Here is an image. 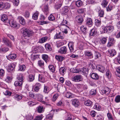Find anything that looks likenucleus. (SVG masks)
<instances>
[{"label": "nucleus", "mask_w": 120, "mask_h": 120, "mask_svg": "<svg viewBox=\"0 0 120 120\" xmlns=\"http://www.w3.org/2000/svg\"><path fill=\"white\" fill-rule=\"evenodd\" d=\"M101 25V21L98 19L95 20V25L97 27H99Z\"/></svg>", "instance_id": "3c124183"}, {"label": "nucleus", "mask_w": 120, "mask_h": 120, "mask_svg": "<svg viewBox=\"0 0 120 120\" xmlns=\"http://www.w3.org/2000/svg\"><path fill=\"white\" fill-rule=\"evenodd\" d=\"M67 48L66 46H63L60 48L58 51V52L62 54H67Z\"/></svg>", "instance_id": "39448f33"}, {"label": "nucleus", "mask_w": 120, "mask_h": 120, "mask_svg": "<svg viewBox=\"0 0 120 120\" xmlns=\"http://www.w3.org/2000/svg\"><path fill=\"white\" fill-rule=\"evenodd\" d=\"M27 103L29 106H31L35 105L36 103L32 101H30L27 102Z\"/></svg>", "instance_id": "69168bd1"}, {"label": "nucleus", "mask_w": 120, "mask_h": 120, "mask_svg": "<svg viewBox=\"0 0 120 120\" xmlns=\"http://www.w3.org/2000/svg\"><path fill=\"white\" fill-rule=\"evenodd\" d=\"M72 105L75 107H78L79 105L80 102L79 100L77 99L72 100Z\"/></svg>", "instance_id": "423d86ee"}, {"label": "nucleus", "mask_w": 120, "mask_h": 120, "mask_svg": "<svg viewBox=\"0 0 120 120\" xmlns=\"http://www.w3.org/2000/svg\"><path fill=\"white\" fill-rule=\"evenodd\" d=\"M64 37V34L63 32H59L58 33H56L55 35L54 38L55 39H63Z\"/></svg>", "instance_id": "7ed1b4c3"}, {"label": "nucleus", "mask_w": 120, "mask_h": 120, "mask_svg": "<svg viewBox=\"0 0 120 120\" xmlns=\"http://www.w3.org/2000/svg\"><path fill=\"white\" fill-rule=\"evenodd\" d=\"M36 96L39 101H41L43 99V96L41 94H36Z\"/></svg>", "instance_id": "37998d69"}, {"label": "nucleus", "mask_w": 120, "mask_h": 120, "mask_svg": "<svg viewBox=\"0 0 120 120\" xmlns=\"http://www.w3.org/2000/svg\"><path fill=\"white\" fill-rule=\"evenodd\" d=\"M115 101L116 103L120 102V95H118L115 97Z\"/></svg>", "instance_id": "49530a36"}, {"label": "nucleus", "mask_w": 120, "mask_h": 120, "mask_svg": "<svg viewBox=\"0 0 120 120\" xmlns=\"http://www.w3.org/2000/svg\"><path fill=\"white\" fill-rule=\"evenodd\" d=\"M56 59L59 61L61 62L64 59V58L63 56L56 55L55 56Z\"/></svg>", "instance_id": "412c9836"}, {"label": "nucleus", "mask_w": 120, "mask_h": 120, "mask_svg": "<svg viewBox=\"0 0 120 120\" xmlns=\"http://www.w3.org/2000/svg\"><path fill=\"white\" fill-rule=\"evenodd\" d=\"M99 16L100 17H103L104 13L103 11L100 10V11L99 12Z\"/></svg>", "instance_id": "0e129e2a"}, {"label": "nucleus", "mask_w": 120, "mask_h": 120, "mask_svg": "<svg viewBox=\"0 0 120 120\" xmlns=\"http://www.w3.org/2000/svg\"><path fill=\"white\" fill-rule=\"evenodd\" d=\"M26 68V66L24 65H21L20 66L19 70L20 71H24Z\"/></svg>", "instance_id": "603ef678"}, {"label": "nucleus", "mask_w": 120, "mask_h": 120, "mask_svg": "<svg viewBox=\"0 0 120 120\" xmlns=\"http://www.w3.org/2000/svg\"><path fill=\"white\" fill-rule=\"evenodd\" d=\"M80 29L82 32L84 34H86L87 33V29L86 26L82 25L80 27Z\"/></svg>", "instance_id": "f8f14e48"}, {"label": "nucleus", "mask_w": 120, "mask_h": 120, "mask_svg": "<svg viewBox=\"0 0 120 120\" xmlns=\"http://www.w3.org/2000/svg\"><path fill=\"white\" fill-rule=\"evenodd\" d=\"M98 69L99 71L101 72H103L105 68L103 66H100L98 67Z\"/></svg>", "instance_id": "052dcab7"}, {"label": "nucleus", "mask_w": 120, "mask_h": 120, "mask_svg": "<svg viewBox=\"0 0 120 120\" xmlns=\"http://www.w3.org/2000/svg\"><path fill=\"white\" fill-rule=\"evenodd\" d=\"M108 52L109 55L111 56H113L116 54V51L114 49H109Z\"/></svg>", "instance_id": "4468645a"}, {"label": "nucleus", "mask_w": 120, "mask_h": 120, "mask_svg": "<svg viewBox=\"0 0 120 120\" xmlns=\"http://www.w3.org/2000/svg\"><path fill=\"white\" fill-rule=\"evenodd\" d=\"M107 39L106 38L103 37L100 39V43L105 44L106 42Z\"/></svg>", "instance_id": "09e8293b"}, {"label": "nucleus", "mask_w": 120, "mask_h": 120, "mask_svg": "<svg viewBox=\"0 0 120 120\" xmlns=\"http://www.w3.org/2000/svg\"><path fill=\"white\" fill-rule=\"evenodd\" d=\"M60 28L61 30H64L66 28H68V27L64 24L62 23L60 26Z\"/></svg>", "instance_id": "72a5a7b5"}, {"label": "nucleus", "mask_w": 120, "mask_h": 120, "mask_svg": "<svg viewBox=\"0 0 120 120\" xmlns=\"http://www.w3.org/2000/svg\"><path fill=\"white\" fill-rule=\"evenodd\" d=\"M49 91V88L47 86H44V92L45 93H48Z\"/></svg>", "instance_id": "774afa93"}, {"label": "nucleus", "mask_w": 120, "mask_h": 120, "mask_svg": "<svg viewBox=\"0 0 120 120\" xmlns=\"http://www.w3.org/2000/svg\"><path fill=\"white\" fill-rule=\"evenodd\" d=\"M49 68L50 70L53 72H55V69L52 65H50L49 66Z\"/></svg>", "instance_id": "864d4df0"}, {"label": "nucleus", "mask_w": 120, "mask_h": 120, "mask_svg": "<svg viewBox=\"0 0 120 120\" xmlns=\"http://www.w3.org/2000/svg\"><path fill=\"white\" fill-rule=\"evenodd\" d=\"M72 80L75 82H79L82 80V76L80 75H76L72 78Z\"/></svg>", "instance_id": "20e7f679"}, {"label": "nucleus", "mask_w": 120, "mask_h": 120, "mask_svg": "<svg viewBox=\"0 0 120 120\" xmlns=\"http://www.w3.org/2000/svg\"><path fill=\"white\" fill-rule=\"evenodd\" d=\"M29 81H33L34 79V75L32 74L30 75L29 76Z\"/></svg>", "instance_id": "e433bc0d"}, {"label": "nucleus", "mask_w": 120, "mask_h": 120, "mask_svg": "<svg viewBox=\"0 0 120 120\" xmlns=\"http://www.w3.org/2000/svg\"><path fill=\"white\" fill-rule=\"evenodd\" d=\"M17 78L19 81H15V85L16 86H22V82L23 80L22 75L21 74H18Z\"/></svg>", "instance_id": "f03ea898"}, {"label": "nucleus", "mask_w": 120, "mask_h": 120, "mask_svg": "<svg viewBox=\"0 0 120 120\" xmlns=\"http://www.w3.org/2000/svg\"><path fill=\"white\" fill-rule=\"evenodd\" d=\"M97 113L94 111H91L90 112V115L93 117H94Z\"/></svg>", "instance_id": "338daca9"}, {"label": "nucleus", "mask_w": 120, "mask_h": 120, "mask_svg": "<svg viewBox=\"0 0 120 120\" xmlns=\"http://www.w3.org/2000/svg\"><path fill=\"white\" fill-rule=\"evenodd\" d=\"M90 94L91 95H95L96 94V90L95 89H92L90 91Z\"/></svg>", "instance_id": "5fc2aeb1"}, {"label": "nucleus", "mask_w": 120, "mask_h": 120, "mask_svg": "<svg viewBox=\"0 0 120 120\" xmlns=\"http://www.w3.org/2000/svg\"><path fill=\"white\" fill-rule=\"evenodd\" d=\"M112 6L111 4H109L108 6L106 8L107 11H110L112 9Z\"/></svg>", "instance_id": "13d9d810"}, {"label": "nucleus", "mask_w": 120, "mask_h": 120, "mask_svg": "<svg viewBox=\"0 0 120 120\" xmlns=\"http://www.w3.org/2000/svg\"><path fill=\"white\" fill-rule=\"evenodd\" d=\"M33 116L31 114H28L26 116V120H33Z\"/></svg>", "instance_id": "a18cd8bd"}, {"label": "nucleus", "mask_w": 120, "mask_h": 120, "mask_svg": "<svg viewBox=\"0 0 120 120\" xmlns=\"http://www.w3.org/2000/svg\"><path fill=\"white\" fill-rule=\"evenodd\" d=\"M82 2L81 0H78L75 2V4L76 6L78 7H80L82 5Z\"/></svg>", "instance_id": "c9c22d12"}, {"label": "nucleus", "mask_w": 120, "mask_h": 120, "mask_svg": "<svg viewBox=\"0 0 120 120\" xmlns=\"http://www.w3.org/2000/svg\"><path fill=\"white\" fill-rule=\"evenodd\" d=\"M97 33V31L95 28H93L91 30L89 34L91 36H94Z\"/></svg>", "instance_id": "4be33fe9"}, {"label": "nucleus", "mask_w": 120, "mask_h": 120, "mask_svg": "<svg viewBox=\"0 0 120 120\" xmlns=\"http://www.w3.org/2000/svg\"><path fill=\"white\" fill-rule=\"evenodd\" d=\"M45 46L46 50L48 51H50L52 50V49L50 44H46L45 45Z\"/></svg>", "instance_id": "393cba45"}, {"label": "nucleus", "mask_w": 120, "mask_h": 120, "mask_svg": "<svg viewBox=\"0 0 120 120\" xmlns=\"http://www.w3.org/2000/svg\"><path fill=\"white\" fill-rule=\"evenodd\" d=\"M27 39L25 40H24L21 41L20 43V44H21L22 46H24L27 45L28 44H29V42L28 40Z\"/></svg>", "instance_id": "dca6fc26"}, {"label": "nucleus", "mask_w": 120, "mask_h": 120, "mask_svg": "<svg viewBox=\"0 0 120 120\" xmlns=\"http://www.w3.org/2000/svg\"><path fill=\"white\" fill-rule=\"evenodd\" d=\"M107 28L108 31L111 32L114 29V26L111 25L107 26Z\"/></svg>", "instance_id": "c85d7f7f"}, {"label": "nucleus", "mask_w": 120, "mask_h": 120, "mask_svg": "<svg viewBox=\"0 0 120 120\" xmlns=\"http://www.w3.org/2000/svg\"><path fill=\"white\" fill-rule=\"evenodd\" d=\"M12 2L14 5L17 6L19 4V0H12Z\"/></svg>", "instance_id": "6e6d98bb"}, {"label": "nucleus", "mask_w": 120, "mask_h": 120, "mask_svg": "<svg viewBox=\"0 0 120 120\" xmlns=\"http://www.w3.org/2000/svg\"><path fill=\"white\" fill-rule=\"evenodd\" d=\"M86 24L90 27H91L92 26L93 23L91 18H87V20Z\"/></svg>", "instance_id": "6ab92c4d"}, {"label": "nucleus", "mask_w": 120, "mask_h": 120, "mask_svg": "<svg viewBox=\"0 0 120 120\" xmlns=\"http://www.w3.org/2000/svg\"><path fill=\"white\" fill-rule=\"evenodd\" d=\"M8 18L7 15L5 14L2 15L1 17V20L4 22H6L8 21Z\"/></svg>", "instance_id": "f3484780"}, {"label": "nucleus", "mask_w": 120, "mask_h": 120, "mask_svg": "<svg viewBox=\"0 0 120 120\" xmlns=\"http://www.w3.org/2000/svg\"><path fill=\"white\" fill-rule=\"evenodd\" d=\"M5 71L4 70L2 69H0V77H3L4 75Z\"/></svg>", "instance_id": "bf43d9fd"}, {"label": "nucleus", "mask_w": 120, "mask_h": 120, "mask_svg": "<svg viewBox=\"0 0 120 120\" xmlns=\"http://www.w3.org/2000/svg\"><path fill=\"white\" fill-rule=\"evenodd\" d=\"M85 56L88 57L89 58L92 59L93 57V54L90 51H86L85 52Z\"/></svg>", "instance_id": "1a4fd4ad"}, {"label": "nucleus", "mask_w": 120, "mask_h": 120, "mask_svg": "<svg viewBox=\"0 0 120 120\" xmlns=\"http://www.w3.org/2000/svg\"><path fill=\"white\" fill-rule=\"evenodd\" d=\"M108 2L109 1L107 0H103L102 2L101 5L103 7L105 8L107 6Z\"/></svg>", "instance_id": "c756f323"}, {"label": "nucleus", "mask_w": 120, "mask_h": 120, "mask_svg": "<svg viewBox=\"0 0 120 120\" xmlns=\"http://www.w3.org/2000/svg\"><path fill=\"white\" fill-rule=\"evenodd\" d=\"M15 67V66L14 64L11 63L8 66V69L10 71H12L13 70Z\"/></svg>", "instance_id": "ea45409f"}, {"label": "nucleus", "mask_w": 120, "mask_h": 120, "mask_svg": "<svg viewBox=\"0 0 120 120\" xmlns=\"http://www.w3.org/2000/svg\"><path fill=\"white\" fill-rule=\"evenodd\" d=\"M38 64L39 66L43 67L44 65V63L43 60H41L38 61Z\"/></svg>", "instance_id": "a19ab883"}, {"label": "nucleus", "mask_w": 120, "mask_h": 120, "mask_svg": "<svg viewBox=\"0 0 120 120\" xmlns=\"http://www.w3.org/2000/svg\"><path fill=\"white\" fill-rule=\"evenodd\" d=\"M48 38L47 37L41 38L39 39L38 42L40 43H43L47 41Z\"/></svg>", "instance_id": "aec40b11"}, {"label": "nucleus", "mask_w": 120, "mask_h": 120, "mask_svg": "<svg viewBox=\"0 0 120 120\" xmlns=\"http://www.w3.org/2000/svg\"><path fill=\"white\" fill-rule=\"evenodd\" d=\"M76 20L79 23H81L83 21V17L81 15H78L76 17Z\"/></svg>", "instance_id": "ddd939ff"}, {"label": "nucleus", "mask_w": 120, "mask_h": 120, "mask_svg": "<svg viewBox=\"0 0 120 120\" xmlns=\"http://www.w3.org/2000/svg\"><path fill=\"white\" fill-rule=\"evenodd\" d=\"M3 42L5 44L8 46L11 47L12 46L11 42L7 39L4 38L3 39Z\"/></svg>", "instance_id": "0eeeda50"}, {"label": "nucleus", "mask_w": 120, "mask_h": 120, "mask_svg": "<svg viewBox=\"0 0 120 120\" xmlns=\"http://www.w3.org/2000/svg\"><path fill=\"white\" fill-rule=\"evenodd\" d=\"M21 33L23 35L25 39L29 40L30 37L33 33V31L29 29L25 28H22L21 30Z\"/></svg>", "instance_id": "f257e3e1"}, {"label": "nucleus", "mask_w": 120, "mask_h": 120, "mask_svg": "<svg viewBox=\"0 0 120 120\" xmlns=\"http://www.w3.org/2000/svg\"><path fill=\"white\" fill-rule=\"evenodd\" d=\"M68 45L71 52H73L74 50V42L72 41L69 42Z\"/></svg>", "instance_id": "6e6552de"}, {"label": "nucleus", "mask_w": 120, "mask_h": 120, "mask_svg": "<svg viewBox=\"0 0 120 120\" xmlns=\"http://www.w3.org/2000/svg\"><path fill=\"white\" fill-rule=\"evenodd\" d=\"M95 59H99L101 57V55L99 52H98L95 51L94 54Z\"/></svg>", "instance_id": "5701e85b"}, {"label": "nucleus", "mask_w": 120, "mask_h": 120, "mask_svg": "<svg viewBox=\"0 0 120 120\" xmlns=\"http://www.w3.org/2000/svg\"><path fill=\"white\" fill-rule=\"evenodd\" d=\"M10 25L11 27H15L17 26L16 22L14 21L13 19H11L9 21Z\"/></svg>", "instance_id": "9b49d317"}, {"label": "nucleus", "mask_w": 120, "mask_h": 120, "mask_svg": "<svg viewBox=\"0 0 120 120\" xmlns=\"http://www.w3.org/2000/svg\"><path fill=\"white\" fill-rule=\"evenodd\" d=\"M39 13L38 11H37L32 16L33 19L35 20H37L38 18V15Z\"/></svg>", "instance_id": "7c9ffc66"}, {"label": "nucleus", "mask_w": 120, "mask_h": 120, "mask_svg": "<svg viewBox=\"0 0 120 120\" xmlns=\"http://www.w3.org/2000/svg\"><path fill=\"white\" fill-rule=\"evenodd\" d=\"M41 87V84L38 83H37L34 86V90L35 91L38 92Z\"/></svg>", "instance_id": "9d476101"}, {"label": "nucleus", "mask_w": 120, "mask_h": 120, "mask_svg": "<svg viewBox=\"0 0 120 120\" xmlns=\"http://www.w3.org/2000/svg\"><path fill=\"white\" fill-rule=\"evenodd\" d=\"M91 77L93 79L95 80H98L99 79V76L96 73H92L91 75Z\"/></svg>", "instance_id": "a211bd4d"}, {"label": "nucleus", "mask_w": 120, "mask_h": 120, "mask_svg": "<svg viewBox=\"0 0 120 120\" xmlns=\"http://www.w3.org/2000/svg\"><path fill=\"white\" fill-rule=\"evenodd\" d=\"M16 57V56L15 54H11L9 56V58L10 59L14 60L15 59Z\"/></svg>", "instance_id": "c03bdc74"}, {"label": "nucleus", "mask_w": 120, "mask_h": 120, "mask_svg": "<svg viewBox=\"0 0 120 120\" xmlns=\"http://www.w3.org/2000/svg\"><path fill=\"white\" fill-rule=\"evenodd\" d=\"M37 111L38 112L41 113L44 112L45 108L42 106H38L37 108Z\"/></svg>", "instance_id": "2eb2a0df"}, {"label": "nucleus", "mask_w": 120, "mask_h": 120, "mask_svg": "<svg viewBox=\"0 0 120 120\" xmlns=\"http://www.w3.org/2000/svg\"><path fill=\"white\" fill-rule=\"evenodd\" d=\"M39 80L41 82L43 83L46 82V80L44 78L43 76L40 75H39Z\"/></svg>", "instance_id": "cd10ccee"}, {"label": "nucleus", "mask_w": 120, "mask_h": 120, "mask_svg": "<svg viewBox=\"0 0 120 120\" xmlns=\"http://www.w3.org/2000/svg\"><path fill=\"white\" fill-rule=\"evenodd\" d=\"M88 70L85 68H80V73L86 74L88 73Z\"/></svg>", "instance_id": "bb28decb"}, {"label": "nucleus", "mask_w": 120, "mask_h": 120, "mask_svg": "<svg viewBox=\"0 0 120 120\" xmlns=\"http://www.w3.org/2000/svg\"><path fill=\"white\" fill-rule=\"evenodd\" d=\"M10 6L11 5L9 3H4L3 7L5 8L8 9L10 7Z\"/></svg>", "instance_id": "8fccbe9b"}, {"label": "nucleus", "mask_w": 120, "mask_h": 120, "mask_svg": "<svg viewBox=\"0 0 120 120\" xmlns=\"http://www.w3.org/2000/svg\"><path fill=\"white\" fill-rule=\"evenodd\" d=\"M14 98L18 101H19L22 98V97L19 95H16L14 96Z\"/></svg>", "instance_id": "4d7b16f0"}, {"label": "nucleus", "mask_w": 120, "mask_h": 120, "mask_svg": "<svg viewBox=\"0 0 120 120\" xmlns=\"http://www.w3.org/2000/svg\"><path fill=\"white\" fill-rule=\"evenodd\" d=\"M106 75L108 78L109 79L111 77V74L110 71L109 70H107L106 72Z\"/></svg>", "instance_id": "de8ad7c7"}, {"label": "nucleus", "mask_w": 120, "mask_h": 120, "mask_svg": "<svg viewBox=\"0 0 120 120\" xmlns=\"http://www.w3.org/2000/svg\"><path fill=\"white\" fill-rule=\"evenodd\" d=\"M48 19L50 21H53L55 20V19L53 16L51 14L49 17Z\"/></svg>", "instance_id": "680f3d73"}, {"label": "nucleus", "mask_w": 120, "mask_h": 120, "mask_svg": "<svg viewBox=\"0 0 120 120\" xmlns=\"http://www.w3.org/2000/svg\"><path fill=\"white\" fill-rule=\"evenodd\" d=\"M48 58V56L47 55L43 54L42 55V59L45 61L46 63H47L49 61Z\"/></svg>", "instance_id": "2f4dec72"}, {"label": "nucleus", "mask_w": 120, "mask_h": 120, "mask_svg": "<svg viewBox=\"0 0 120 120\" xmlns=\"http://www.w3.org/2000/svg\"><path fill=\"white\" fill-rule=\"evenodd\" d=\"M65 96L67 98H71L74 97V95L70 92H67L65 94Z\"/></svg>", "instance_id": "b1692460"}, {"label": "nucleus", "mask_w": 120, "mask_h": 120, "mask_svg": "<svg viewBox=\"0 0 120 120\" xmlns=\"http://www.w3.org/2000/svg\"><path fill=\"white\" fill-rule=\"evenodd\" d=\"M68 11L67 7H63L61 10L60 11L62 13L65 14Z\"/></svg>", "instance_id": "58836bf2"}, {"label": "nucleus", "mask_w": 120, "mask_h": 120, "mask_svg": "<svg viewBox=\"0 0 120 120\" xmlns=\"http://www.w3.org/2000/svg\"><path fill=\"white\" fill-rule=\"evenodd\" d=\"M92 103V102L90 100H88L85 101L84 103L85 105L88 106H91Z\"/></svg>", "instance_id": "79ce46f5"}, {"label": "nucleus", "mask_w": 120, "mask_h": 120, "mask_svg": "<svg viewBox=\"0 0 120 120\" xmlns=\"http://www.w3.org/2000/svg\"><path fill=\"white\" fill-rule=\"evenodd\" d=\"M19 18L20 23L22 25H25L26 22L24 18L22 17H20Z\"/></svg>", "instance_id": "4c0bfd02"}, {"label": "nucleus", "mask_w": 120, "mask_h": 120, "mask_svg": "<svg viewBox=\"0 0 120 120\" xmlns=\"http://www.w3.org/2000/svg\"><path fill=\"white\" fill-rule=\"evenodd\" d=\"M4 94L5 95L10 96L11 95L12 93L8 90H6L5 92H4Z\"/></svg>", "instance_id": "e2e57ef3"}, {"label": "nucleus", "mask_w": 120, "mask_h": 120, "mask_svg": "<svg viewBox=\"0 0 120 120\" xmlns=\"http://www.w3.org/2000/svg\"><path fill=\"white\" fill-rule=\"evenodd\" d=\"M59 71L60 74L64 75L66 72V69L65 68L62 67L60 68Z\"/></svg>", "instance_id": "f704fd0d"}, {"label": "nucleus", "mask_w": 120, "mask_h": 120, "mask_svg": "<svg viewBox=\"0 0 120 120\" xmlns=\"http://www.w3.org/2000/svg\"><path fill=\"white\" fill-rule=\"evenodd\" d=\"M101 91L104 94H105L107 92H110V90L109 88L107 87H105Z\"/></svg>", "instance_id": "a878e982"}, {"label": "nucleus", "mask_w": 120, "mask_h": 120, "mask_svg": "<svg viewBox=\"0 0 120 120\" xmlns=\"http://www.w3.org/2000/svg\"><path fill=\"white\" fill-rule=\"evenodd\" d=\"M94 109H96L98 110H100L101 109V107L97 103L95 104L94 106Z\"/></svg>", "instance_id": "473e14b6"}]
</instances>
